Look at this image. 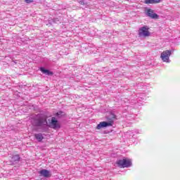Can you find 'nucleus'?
I'll return each instance as SVG.
<instances>
[{
  "instance_id": "nucleus-16",
  "label": "nucleus",
  "mask_w": 180,
  "mask_h": 180,
  "mask_svg": "<svg viewBox=\"0 0 180 180\" xmlns=\"http://www.w3.org/2000/svg\"><path fill=\"white\" fill-rule=\"evenodd\" d=\"M14 158H16V160H19V155H15V157H14Z\"/></svg>"
},
{
  "instance_id": "nucleus-14",
  "label": "nucleus",
  "mask_w": 180,
  "mask_h": 180,
  "mask_svg": "<svg viewBox=\"0 0 180 180\" xmlns=\"http://www.w3.org/2000/svg\"><path fill=\"white\" fill-rule=\"evenodd\" d=\"M78 3L79 4V5H85V1L84 0H80L78 1Z\"/></svg>"
},
{
  "instance_id": "nucleus-10",
  "label": "nucleus",
  "mask_w": 180,
  "mask_h": 180,
  "mask_svg": "<svg viewBox=\"0 0 180 180\" xmlns=\"http://www.w3.org/2000/svg\"><path fill=\"white\" fill-rule=\"evenodd\" d=\"M40 71L46 75H53V72H50V70L44 69V68H40Z\"/></svg>"
},
{
  "instance_id": "nucleus-11",
  "label": "nucleus",
  "mask_w": 180,
  "mask_h": 180,
  "mask_svg": "<svg viewBox=\"0 0 180 180\" xmlns=\"http://www.w3.org/2000/svg\"><path fill=\"white\" fill-rule=\"evenodd\" d=\"M144 4H146V5H154L153 0H144Z\"/></svg>"
},
{
  "instance_id": "nucleus-17",
  "label": "nucleus",
  "mask_w": 180,
  "mask_h": 180,
  "mask_svg": "<svg viewBox=\"0 0 180 180\" xmlns=\"http://www.w3.org/2000/svg\"><path fill=\"white\" fill-rule=\"evenodd\" d=\"M112 119H116V115H113Z\"/></svg>"
},
{
  "instance_id": "nucleus-5",
  "label": "nucleus",
  "mask_w": 180,
  "mask_h": 180,
  "mask_svg": "<svg viewBox=\"0 0 180 180\" xmlns=\"http://www.w3.org/2000/svg\"><path fill=\"white\" fill-rule=\"evenodd\" d=\"M172 52L169 50L164 51L160 56V58H162V61L165 63L169 62V57L171 56Z\"/></svg>"
},
{
  "instance_id": "nucleus-6",
  "label": "nucleus",
  "mask_w": 180,
  "mask_h": 180,
  "mask_svg": "<svg viewBox=\"0 0 180 180\" xmlns=\"http://www.w3.org/2000/svg\"><path fill=\"white\" fill-rule=\"evenodd\" d=\"M113 125V121L106 122H101L96 127L97 130H101V129H103V127H108L109 126Z\"/></svg>"
},
{
  "instance_id": "nucleus-13",
  "label": "nucleus",
  "mask_w": 180,
  "mask_h": 180,
  "mask_svg": "<svg viewBox=\"0 0 180 180\" xmlns=\"http://www.w3.org/2000/svg\"><path fill=\"white\" fill-rule=\"evenodd\" d=\"M26 4H32L34 2V0H24Z\"/></svg>"
},
{
  "instance_id": "nucleus-2",
  "label": "nucleus",
  "mask_w": 180,
  "mask_h": 180,
  "mask_svg": "<svg viewBox=\"0 0 180 180\" xmlns=\"http://www.w3.org/2000/svg\"><path fill=\"white\" fill-rule=\"evenodd\" d=\"M116 164L120 168H129L131 165V160L124 158L122 160H117Z\"/></svg>"
},
{
  "instance_id": "nucleus-12",
  "label": "nucleus",
  "mask_w": 180,
  "mask_h": 180,
  "mask_svg": "<svg viewBox=\"0 0 180 180\" xmlns=\"http://www.w3.org/2000/svg\"><path fill=\"white\" fill-rule=\"evenodd\" d=\"M153 2V5H155L157 4H160V2H162V0H152Z\"/></svg>"
},
{
  "instance_id": "nucleus-4",
  "label": "nucleus",
  "mask_w": 180,
  "mask_h": 180,
  "mask_svg": "<svg viewBox=\"0 0 180 180\" xmlns=\"http://www.w3.org/2000/svg\"><path fill=\"white\" fill-rule=\"evenodd\" d=\"M49 127L51 129H53V130H57V129H60V123H58V120L56 119V117H53L51 121L49 122L48 124Z\"/></svg>"
},
{
  "instance_id": "nucleus-7",
  "label": "nucleus",
  "mask_w": 180,
  "mask_h": 180,
  "mask_svg": "<svg viewBox=\"0 0 180 180\" xmlns=\"http://www.w3.org/2000/svg\"><path fill=\"white\" fill-rule=\"evenodd\" d=\"M146 15H147V16L150 18V19H158L160 18V15H158L157 13H155L154 12V10H153L151 8H148L146 10Z\"/></svg>"
},
{
  "instance_id": "nucleus-1",
  "label": "nucleus",
  "mask_w": 180,
  "mask_h": 180,
  "mask_svg": "<svg viewBox=\"0 0 180 180\" xmlns=\"http://www.w3.org/2000/svg\"><path fill=\"white\" fill-rule=\"evenodd\" d=\"M49 122H47V116L38 115L34 120V125L37 127H43V126H47Z\"/></svg>"
},
{
  "instance_id": "nucleus-9",
  "label": "nucleus",
  "mask_w": 180,
  "mask_h": 180,
  "mask_svg": "<svg viewBox=\"0 0 180 180\" xmlns=\"http://www.w3.org/2000/svg\"><path fill=\"white\" fill-rule=\"evenodd\" d=\"M34 137L37 140V141H42L43 139H44V137L43 136V134L41 133L35 134Z\"/></svg>"
},
{
  "instance_id": "nucleus-8",
  "label": "nucleus",
  "mask_w": 180,
  "mask_h": 180,
  "mask_svg": "<svg viewBox=\"0 0 180 180\" xmlns=\"http://www.w3.org/2000/svg\"><path fill=\"white\" fill-rule=\"evenodd\" d=\"M39 174L42 176H44L45 178H49V176H51L50 175V172L46 169H42L39 172Z\"/></svg>"
},
{
  "instance_id": "nucleus-3",
  "label": "nucleus",
  "mask_w": 180,
  "mask_h": 180,
  "mask_svg": "<svg viewBox=\"0 0 180 180\" xmlns=\"http://www.w3.org/2000/svg\"><path fill=\"white\" fill-rule=\"evenodd\" d=\"M139 37H150L151 32H150V28L148 26H143L139 30Z\"/></svg>"
},
{
  "instance_id": "nucleus-15",
  "label": "nucleus",
  "mask_w": 180,
  "mask_h": 180,
  "mask_svg": "<svg viewBox=\"0 0 180 180\" xmlns=\"http://www.w3.org/2000/svg\"><path fill=\"white\" fill-rule=\"evenodd\" d=\"M60 115H63V111H59L56 113V116H60Z\"/></svg>"
}]
</instances>
